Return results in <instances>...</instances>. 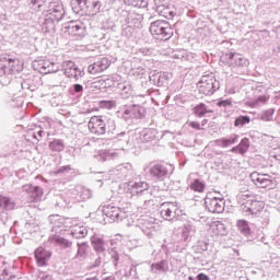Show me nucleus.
Returning <instances> with one entry per match:
<instances>
[{
  "mask_svg": "<svg viewBox=\"0 0 280 280\" xmlns=\"http://www.w3.org/2000/svg\"><path fill=\"white\" fill-rule=\"evenodd\" d=\"M10 207H12V201L10 200V198L0 195V208L10 209Z\"/></svg>",
  "mask_w": 280,
  "mask_h": 280,
  "instance_id": "5701e85b",
  "label": "nucleus"
},
{
  "mask_svg": "<svg viewBox=\"0 0 280 280\" xmlns=\"http://www.w3.org/2000/svg\"><path fill=\"white\" fill-rule=\"evenodd\" d=\"M236 226L238 231L243 233V235H250V225H248V221L238 220Z\"/></svg>",
  "mask_w": 280,
  "mask_h": 280,
  "instance_id": "a211bd4d",
  "label": "nucleus"
},
{
  "mask_svg": "<svg viewBox=\"0 0 280 280\" xmlns=\"http://www.w3.org/2000/svg\"><path fill=\"white\" fill-rule=\"evenodd\" d=\"M35 258L38 266H47V260L51 258V252H47L43 247H38L35 250Z\"/></svg>",
  "mask_w": 280,
  "mask_h": 280,
  "instance_id": "9b49d317",
  "label": "nucleus"
},
{
  "mask_svg": "<svg viewBox=\"0 0 280 280\" xmlns=\"http://www.w3.org/2000/svg\"><path fill=\"white\" fill-rule=\"evenodd\" d=\"M110 67V62L106 58H102L100 61H96L93 65L89 66V73L91 75H100V73H104L106 69Z\"/></svg>",
  "mask_w": 280,
  "mask_h": 280,
  "instance_id": "0eeeda50",
  "label": "nucleus"
},
{
  "mask_svg": "<svg viewBox=\"0 0 280 280\" xmlns=\"http://www.w3.org/2000/svg\"><path fill=\"white\" fill-rule=\"evenodd\" d=\"M49 149L52 152H62V150H65V142H62V140H54L49 143Z\"/></svg>",
  "mask_w": 280,
  "mask_h": 280,
  "instance_id": "412c9836",
  "label": "nucleus"
},
{
  "mask_svg": "<svg viewBox=\"0 0 280 280\" xmlns=\"http://www.w3.org/2000/svg\"><path fill=\"white\" fill-rule=\"evenodd\" d=\"M88 128L92 135H97L102 137V135H106V122L102 116H92L88 122Z\"/></svg>",
  "mask_w": 280,
  "mask_h": 280,
  "instance_id": "423d86ee",
  "label": "nucleus"
},
{
  "mask_svg": "<svg viewBox=\"0 0 280 280\" xmlns=\"http://www.w3.org/2000/svg\"><path fill=\"white\" fill-rule=\"evenodd\" d=\"M194 113L197 117H205V115H207V113H213L212 110H208L207 109V105H205L203 103L197 105L194 108Z\"/></svg>",
  "mask_w": 280,
  "mask_h": 280,
  "instance_id": "aec40b11",
  "label": "nucleus"
},
{
  "mask_svg": "<svg viewBox=\"0 0 280 280\" xmlns=\"http://www.w3.org/2000/svg\"><path fill=\"white\" fill-rule=\"evenodd\" d=\"M91 244L94 247V250H97L98 253H104V240L94 235L91 237Z\"/></svg>",
  "mask_w": 280,
  "mask_h": 280,
  "instance_id": "2eb2a0df",
  "label": "nucleus"
},
{
  "mask_svg": "<svg viewBox=\"0 0 280 280\" xmlns=\"http://www.w3.org/2000/svg\"><path fill=\"white\" fill-rule=\"evenodd\" d=\"M245 124H250V118L248 116H240L234 121V126L236 128L240 127V126H245Z\"/></svg>",
  "mask_w": 280,
  "mask_h": 280,
  "instance_id": "4be33fe9",
  "label": "nucleus"
},
{
  "mask_svg": "<svg viewBox=\"0 0 280 280\" xmlns=\"http://www.w3.org/2000/svg\"><path fill=\"white\" fill-rule=\"evenodd\" d=\"M96 82H98V84H100V86H101L102 89H106V80L101 79V80H98V81H96Z\"/></svg>",
  "mask_w": 280,
  "mask_h": 280,
  "instance_id": "72a5a7b5",
  "label": "nucleus"
},
{
  "mask_svg": "<svg viewBox=\"0 0 280 280\" xmlns=\"http://www.w3.org/2000/svg\"><path fill=\"white\" fill-rule=\"evenodd\" d=\"M180 213H183V211L178 202L166 201L160 206V215L163 220H176Z\"/></svg>",
  "mask_w": 280,
  "mask_h": 280,
  "instance_id": "7ed1b4c3",
  "label": "nucleus"
},
{
  "mask_svg": "<svg viewBox=\"0 0 280 280\" xmlns=\"http://www.w3.org/2000/svg\"><path fill=\"white\" fill-rule=\"evenodd\" d=\"M51 21H61L63 16L62 7L57 5L56 9L49 10Z\"/></svg>",
  "mask_w": 280,
  "mask_h": 280,
  "instance_id": "f3484780",
  "label": "nucleus"
},
{
  "mask_svg": "<svg viewBox=\"0 0 280 280\" xmlns=\"http://www.w3.org/2000/svg\"><path fill=\"white\" fill-rule=\"evenodd\" d=\"M69 171H71V166L70 165L62 166L61 168L58 170L59 173L69 172Z\"/></svg>",
  "mask_w": 280,
  "mask_h": 280,
  "instance_id": "473e14b6",
  "label": "nucleus"
},
{
  "mask_svg": "<svg viewBox=\"0 0 280 280\" xmlns=\"http://www.w3.org/2000/svg\"><path fill=\"white\" fill-rule=\"evenodd\" d=\"M206 187H207V185L205 184V182H202L200 179H195L190 184L191 191H197L198 194H202L205 191Z\"/></svg>",
  "mask_w": 280,
  "mask_h": 280,
  "instance_id": "dca6fc26",
  "label": "nucleus"
},
{
  "mask_svg": "<svg viewBox=\"0 0 280 280\" xmlns=\"http://www.w3.org/2000/svg\"><path fill=\"white\" fill-rule=\"evenodd\" d=\"M217 106H219V107L233 106V102L231 101V98H228V100H224V101H219L217 103Z\"/></svg>",
  "mask_w": 280,
  "mask_h": 280,
  "instance_id": "b1692460",
  "label": "nucleus"
},
{
  "mask_svg": "<svg viewBox=\"0 0 280 280\" xmlns=\"http://www.w3.org/2000/svg\"><path fill=\"white\" fill-rule=\"evenodd\" d=\"M156 12L160 14V16H164V19L168 20H172L176 16V8L172 5L161 4L156 8Z\"/></svg>",
  "mask_w": 280,
  "mask_h": 280,
  "instance_id": "f8f14e48",
  "label": "nucleus"
},
{
  "mask_svg": "<svg viewBox=\"0 0 280 280\" xmlns=\"http://www.w3.org/2000/svg\"><path fill=\"white\" fill-rule=\"evenodd\" d=\"M250 180L258 187V189H277V178L270 174L253 172L250 174Z\"/></svg>",
  "mask_w": 280,
  "mask_h": 280,
  "instance_id": "f03ea898",
  "label": "nucleus"
},
{
  "mask_svg": "<svg viewBox=\"0 0 280 280\" xmlns=\"http://www.w3.org/2000/svg\"><path fill=\"white\" fill-rule=\"evenodd\" d=\"M167 174V168L161 164H154L150 168V175L153 176V178H163Z\"/></svg>",
  "mask_w": 280,
  "mask_h": 280,
  "instance_id": "4468645a",
  "label": "nucleus"
},
{
  "mask_svg": "<svg viewBox=\"0 0 280 280\" xmlns=\"http://www.w3.org/2000/svg\"><path fill=\"white\" fill-rule=\"evenodd\" d=\"M150 32L152 36H155V38H160L161 40H170V38L174 36L172 25L165 20H156L152 22L150 25Z\"/></svg>",
  "mask_w": 280,
  "mask_h": 280,
  "instance_id": "f257e3e1",
  "label": "nucleus"
},
{
  "mask_svg": "<svg viewBox=\"0 0 280 280\" xmlns=\"http://www.w3.org/2000/svg\"><path fill=\"white\" fill-rule=\"evenodd\" d=\"M234 142L235 138L221 140V144L223 145V148H228V145H233Z\"/></svg>",
  "mask_w": 280,
  "mask_h": 280,
  "instance_id": "a878e982",
  "label": "nucleus"
},
{
  "mask_svg": "<svg viewBox=\"0 0 280 280\" xmlns=\"http://www.w3.org/2000/svg\"><path fill=\"white\" fill-rule=\"evenodd\" d=\"M63 71L67 78L78 80V67H75V62L71 60L63 61Z\"/></svg>",
  "mask_w": 280,
  "mask_h": 280,
  "instance_id": "ddd939ff",
  "label": "nucleus"
},
{
  "mask_svg": "<svg viewBox=\"0 0 280 280\" xmlns=\"http://www.w3.org/2000/svg\"><path fill=\"white\" fill-rule=\"evenodd\" d=\"M91 89H97L98 91H101L102 85H100L98 82L95 81V82L91 83Z\"/></svg>",
  "mask_w": 280,
  "mask_h": 280,
  "instance_id": "c756f323",
  "label": "nucleus"
},
{
  "mask_svg": "<svg viewBox=\"0 0 280 280\" xmlns=\"http://www.w3.org/2000/svg\"><path fill=\"white\" fill-rule=\"evenodd\" d=\"M39 66L42 68H39V71H45L47 68L45 67V62H40Z\"/></svg>",
  "mask_w": 280,
  "mask_h": 280,
  "instance_id": "c9c22d12",
  "label": "nucleus"
},
{
  "mask_svg": "<svg viewBox=\"0 0 280 280\" xmlns=\"http://www.w3.org/2000/svg\"><path fill=\"white\" fill-rule=\"evenodd\" d=\"M86 113L91 114V113H100V107H92V108H89L86 110Z\"/></svg>",
  "mask_w": 280,
  "mask_h": 280,
  "instance_id": "f704fd0d",
  "label": "nucleus"
},
{
  "mask_svg": "<svg viewBox=\"0 0 280 280\" xmlns=\"http://www.w3.org/2000/svg\"><path fill=\"white\" fill-rule=\"evenodd\" d=\"M46 279H50L49 276H46L45 278H43L42 280H46Z\"/></svg>",
  "mask_w": 280,
  "mask_h": 280,
  "instance_id": "79ce46f5",
  "label": "nucleus"
},
{
  "mask_svg": "<svg viewBox=\"0 0 280 280\" xmlns=\"http://www.w3.org/2000/svg\"><path fill=\"white\" fill-rule=\"evenodd\" d=\"M188 279H189V280H194V277H189Z\"/></svg>",
  "mask_w": 280,
  "mask_h": 280,
  "instance_id": "37998d69",
  "label": "nucleus"
},
{
  "mask_svg": "<svg viewBox=\"0 0 280 280\" xmlns=\"http://www.w3.org/2000/svg\"><path fill=\"white\" fill-rule=\"evenodd\" d=\"M25 190L31 196V201L32 202H40V199L43 198V195L45 194V190H43L42 187L39 186H32V185H26Z\"/></svg>",
  "mask_w": 280,
  "mask_h": 280,
  "instance_id": "6e6552de",
  "label": "nucleus"
},
{
  "mask_svg": "<svg viewBox=\"0 0 280 280\" xmlns=\"http://www.w3.org/2000/svg\"><path fill=\"white\" fill-rule=\"evenodd\" d=\"M83 91V88L81 84H74V92L75 93H82Z\"/></svg>",
  "mask_w": 280,
  "mask_h": 280,
  "instance_id": "7c9ffc66",
  "label": "nucleus"
},
{
  "mask_svg": "<svg viewBox=\"0 0 280 280\" xmlns=\"http://www.w3.org/2000/svg\"><path fill=\"white\" fill-rule=\"evenodd\" d=\"M33 138H34V139H38V137H36V133H33Z\"/></svg>",
  "mask_w": 280,
  "mask_h": 280,
  "instance_id": "a19ab883",
  "label": "nucleus"
},
{
  "mask_svg": "<svg viewBox=\"0 0 280 280\" xmlns=\"http://www.w3.org/2000/svg\"><path fill=\"white\" fill-rule=\"evenodd\" d=\"M205 205L210 213H222L224 211V199L215 196L213 192L206 196Z\"/></svg>",
  "mask_w": 280,
  "mask_h": 280,
  "instance_id": "20e7f679",
  "label": "nucleus"
},
{
  "mask_svg": "<svg viewBox=\"0 0 280 280\" xmlns=\"http://www.w3.org/2000/svg\"><path fill=\"white\" fill-rule=\"evenodd\" d=\"M188 126H190V128H194L195 130H200V122L198 121H190Z\"/></svg>",
  "mask_w": 280,
  "mask_h": 280,
  "instance_id": "c85d7f7f",
  "label": "nucleus"
},
{
  "mask_svg": "<svg viewBox=\"0 0 280 280\" xmlns=\"http://www.w3.org/2000/svg\"><path fill=\"white\" fill-rule=\"evenodd\" d=\"M197 280H209V276L205 275V273H199L197 276Z\"/></svg>",
  "mask_w": 280,
  "mask_h": 280,
  "instance_id": "2f4dec72",
  "label": "nucleus"
},
{
  "mask_svg": "<svg viewBox=\"0 0 280 280\" xmlns=\"http://www.w3.org/2000/svg\"><path fill=\"white\" fill-rule=\"evenodd\" d=\"M100 106L101 108H112L113 106H115V104L113 103V101H101Z\"/></svg>",
  "mask_w": 280,
  "mask_h": 280,
  "instance_id": "393cba45",
  "label": "nucleus"
},
{
  "mask_svg": "<svg viewBox=\"0 0 280 280\" xmlns=\"http://www.w3.org/2000/svg\"><path fill=\"white\" fill-rule=\"evenodd\" d=\"M217 80L211 75H205L197 84V89L201 95H213L215 93Z\"/></svg>",
  "mask_w": 280,
  "mask_h": 280,
  "instance_id": "39448f33",
  "label": "nucleus"
},
{
  "mask_svg": "<svg viewBox=\"0 0 280 280\" xmlns=\"http://www.w3.org/2000/svg\"><path fill=\"white\" fill-rule=\"evenodd\" d=\"M43 130H39L38 132H37V135H38V137L40 138V137H43Z\"/></svg>",
  "mask_w": 280,
  "mask_h": 280,
  "instance_id": "ea45409f",
  "label": "nucleus"
},
{
  "mask_svg": "<svg viewBox=\"0 0 280 280\" xmlns=\"http://www.w3.org/2000/svg\"><path fill=\"white\" fill-rule=\"evenodd\" d=\"M151 268H152V270H163L164 264H163V261L156 262V264H153V265L151 266Z\"/></svg>",
  "mask_w": 280,
  "mask_h": 280,
  "instance_id": "bb28decb",
  "label": "nucleus"
},
{
  "mask_svg": "<svg viewBox=\"0 0 280 280\" xmlns=\"http://www.w3.org/2000/svg\"><path fill=\"white\" fill-rule=\"evenodd\" d=\"M84 24L82 22H70L68 27H66L67 34L70 36H84Z\"/></svg>",
  "mask_w": 280,
  "mask_h": 280,
  "instance_id": "1a4fd4ad",
  "label": "nucleus"
},
{
  "mask_svg": "<svg viewBox=\"0 0 280 280\" xmlns=\"http://www.w3.org/2000/svg\"><path fill=\"white\" fill-rule=\"evenodd\" d=\"M105 215H107V218H110V220L119 218V208L115 206H108L105 209Z\"/></svg>",
  "mask_w": 280,
  "mask_h": 280,
  "instance_id": "6ab92c4d",
  "label": "nucleus"
},
{
  "mask_svg": "<svg viewBox=\"0 0 280 280\" xmlns=\"http://www.w3.org/2000/svg\"><path fill=\"white\" fill-rule=\"evenodd\" d=\"M93 3V5H94V8H97V5H100V1H94V2H92Z\"/></svg>",
  "mask_w": 280,
  "mask_h": 280,
  "instance_id": "4c0bfd02",
  "label": "nucleus"
},
{
  "mask_svg": "<svg viewBox=\"0 0 280 280\" xmlns=\"http://www.w3.org/2000/svg\"><path fill=\"white\" fill-rule=\"evenodd\" d=\"M257 104H266V102H268V96L262 95V96H258L256 100Z\"/></svg>",
  "mask_w": 280,
  "mask_h": 280,
  "instance_id": "cd10ccee",
  "label": "nucleus"
},
{
  "mask_svg": "<svg viewBox=\"0 0 280 280\" xmlns=\"http://www.w3.org/2000/svg\"><path fill=\"white\" fill-rule=\"evenodd\" d=\"M242 145H245V150H248V145L246 144L245 140H242L240 148H242Z\"/></svg>",
  "mask_w": 280,
  "mask_h": 280,
  "instance_id": "e433bc0d",
  "label": "nucleus"
},
{
  "mask_svg": "<svg viewBox=\"0 0 280 280\" xmlns=\"http://www.w3.org/2000/svg\"><path fill=\"white\" fill-rule=\"evenodd\" d=\"M8 62H9V63L16 62V59L10 58V59H8Z\"/></svg>",
  "mask_w": 280,
  "mask_h": 280,
  "instance_id": "58836bf2",
  "label": "nucleus"
},
{
  "mask_svg": "<svg viewBox=\"0 0 280 280\" xmlns=\"http://www.w3.org/2000/svg\"><path fill=\"white\" fill-rule=\"evenodd\" d=\"M265 203L261 200H247L245 202L244 209L252 214L259 213L264 211Z\"/></svg>",
  "mask_w": 280,
  "mask_h": 280,
  "instance_id": "9d476101",
  "label": "nucleus"
}]
</instances>
